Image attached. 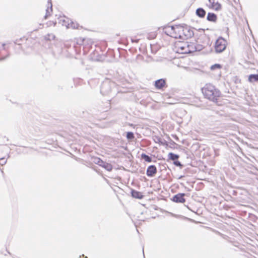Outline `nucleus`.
<instances>
[{
  "label": "nucleus",
  "instance_id": "obj_19",
  "mask_svg": "<svg viewBox=\"0 0 258 258\" xmlns=\"http://www.w3.org/2000/svg\"><path fill=\"white\" fill-rule=\"evenodd\" d=\"M134 134L132 132H127L126 133V138L127 139H133L134 138Z\"/></svg>",
  "mask_w": 258,
  "mask_h": 258
},
{
  "label": "nucleus",
  "instance_id": "obj_11",
  "mask_svg": "<svg viewBox=\"0 0 258 258\" xmlns=\"http://www.w3.org/2000/svg\"><path fill=\"white\" fill-rule=\"evenodd\" d=\"M207 19L209 21L215 22L217 20V17L214 13H209L207 15Z\"/></svg>",
  "mask_w": 258,
  "mask_h": 258
},
{
  "label": "nucleus",
  "instance_id": "obj_10",
  "mask_svg": "<svg viewBox=\"0 0 258 258\" xmlns=\"http://www.w3.org/2000/svg\"><path fill=\"white\" fill-rule=\"evenodd\" d=\"M131 194L133 197L136 199H142L143 198L142 192L135 190H132Z\"/></svg>",
  "mask_w": 258,
  "mask_h": 258
},
{
  "label": "nucleus",
  "instance_id": "obj_15",
  "mask_svg": "<svg viewBox=\"0 0 258 258\" xmlns=\"http://www.w3.org/2000/svg\"><path fill=\"white\" fill-rule=\"evenodd\" d=\"M141 158L143 159H144L146 162H152L151 158L145 154H144V153L142 154Z\"/></svg>",
  "mask_w": 258,
  "mask_h": 258
},
{
  "label": "nucleus",
  "instance_id": "obj_14",
  "mask_svg": "<svg viewBox=\"0 0 258 258\" xmlns=\"http://www.w3.org/2000/svg\"><path fill=\"white\" fill-rule=\"evenodd\" d=\"M55 36L53 34H48L44 36V39L46 41H51L54 40Z\"/></svg>",
  "mask_w": 258,
  "mask_h": 258
},
{
  "label": "nucleus",
  "instance_id": "obj_4",
  "mask_svg": "<svg viewBox=\"0 0 258 258\" xmlns=\"http://www.w3.org/2000/svg\"><path fill=\"white\" fill-rule=\"evenodd\" d=\"M227 45V42L225 39L220 37L218 38L215 43V49L217 52H221L224 51Z\"/></svg>",
  "mask_w": 258,
  "mask_h": 258
},
{
  "label": "nucleus",
  "instance_id": "obj_5",
  "mask_svg": "<svg viewBox=\"0 0 258 258\" xmlns=\"http://www.w3.org/2000/svg\"><path fill=\"white\" fill-rule=\"evenodd\" d=\"M209 4L207 6L210 9L216 11H218L221 10V5L216 1V0H208Z\"/></svg>",
  "mask_w": 258,
  "mask_h": 258
},
{
  "label": "nucleus",
  "instance_id": "obj_22",
  "mask_svg": "<svg viewBox=\"0 0 258 258\" xmlns=\"http://www.w3.org/2000/svg\"><path fill=\"white\" fill-rule=\"evenodd\" d=\"M2 172L3 174H4V171L3 170H2Z\"/></svg>",
  "mask_w": 258,
  "mask_h": 258
},
{
  "label": "nucleus",
  "instance_id": "obj_18",
  "mask_svg": "<svg viewBox=\"0 0 258 258\" xmlns=\"http://www.w3.org/2000/svg\"><path fill=\"white\" fill-rule=\"evenodd\" d=\"M222 67L220 64H215L214 65H212L210 69L211 70H215V69H221Z\"/></svg>",
  "mask_w": 258,
  "mask_h": 258
},
{
  "label": "nucleus",
  "instance_id": "obj_16",
  "mask_svg": "<svg viewBox=\"0 0 258 258\" xmlns=\"http://www.w3.org/2000/svg\"><path fill=\"white\" fill-rule=\"evenodd\" d=\"M52 12V10L51 7L50 8H48L46 9V14L45 16V19H47L48 17L51 16Z\"/></svg>",
  "mask_w": 258,
  "mask_h": 258
},
{
  "label": "nucleus",
  "instance_id": "obj_3",
  "mask_svg": "<svg viewBox=\"0 0 258 258\" xmlns=\"http://www.w3.org/2000/svg\"><path fill=\"white\" fill-rule=\"evenodd\" d=\"M174 51L180 54H188L197 50L196 44L195 42L177 41L174 44Z\"/></svg>",
  "mask_w": 258,
  "mask_h": 258
},
{
  "label": "nucleus",
  "instance_id": "obj_12",
  "mask_svg": "<svg viewBox=\"0 0 258 258\" xmlns=\"http://www.w3.org/2000/svg\"><path fill=\"white\" fill-rule=\"evenodd\" d=\"M196 13L200 18H204L206 15V11L203 8H198L196 10Z\"/></svg>",
  "mask_w": 258,
  "mask_h": 258
},
{
  "label": "nucleus",
  "instance_id": "obj_17",
  "mask_svg": "<svg viewBox=\"0 0 258 258\" xmlns=\"http://www.w3.org/2000/svg\"><path fill=\"white\" fill-rule=\"evenodd\" d=\"M102 166L107 169L108 171H111L112 169V167L110 164L109 163H105Z\"/></svg>",
  "mask_w": 258,
  "mask_h": 258
},
{
  "label": "nucleus",
  "instance_id": "obj_6",
  "mask_svg": "<svg viewBox=\"0 0 258 258\" xmlns=\"http://www.w3.org/2000/svg\"><path fill=\"white\" fill-rule=\"evenodd\" d=\"M154 86L158 90H163L167 87L166 80L160 79L156 80L154 83Z\"/></svg>",
  "mask_w": 258,
  "mask_h": 258
},
{
  "label": "nucleus",
  "instance_id": "obj_7",
  "mask_svg": "<svg viewBox=\"0 0 258 258\" xmlns=\"http://www.w3.org/2000/svg\"><path fill=\"white\" fill-rule=\"evenodd\" d=\"M168 156L170 160L174 161V164L175 165L179 167L182 166L180 162L177 160L179 158V156L178 155L174 154L172 153H169Z\"/></svg>",
  "mask_w": 258,
  "mask_h": 258
},
{
  "label": "nucleus",
  "instance_id": "obj_8",
  "mask_svg": "<svg viewBox=\"0 0 258 258\" xmlns=\"http://www.w3.org/2000/svg\"><path fill=\"white\" fill-rule=\"evenodd\" d=\"M157 172V170L156 167L155 165H150L147 169L146 174L148 176L152 177L156 174Z\"/></svg>",
  "mask_w": 258,
  "mask_h": 258
},
{
  "label": "nucleus",
  "instance_id": "obj_20",
  "mask_svg": "<svg viewBox=\"0 0 258 258\" xmlns=\"http://www.w3.org/2000/svg\"><path fill=\"white\" fill-rule=\"evenodd\" d=\"M70 25V27L74 29H78L80 27V26L79 25V24H78L77 23H75L74 22H72Z\"/></svg>",
  "mask_w": 258,
  "mask_h": 258
},
{
  "label": "nucleus",
  "instance_id": "obj_2",
  "mask_svg": "<svg viewBox=\"0 0 258 258\" xmlns=\"http://www.w3.org/2000/svg\"><path fill=\"white\" fill-rule=\"evenodd\" d=\"M202 92L205 98L216 103L222 96L221 91L211 83L206 84L202 88Z\"/></svg>",
  "mask_w": 258,
  "mask_h": 258
},
{
  "label": "nucleus",
  "instance_id": "obj_1",
  "mask_svg": "<svg viewBox=\"0 0 258 258\" xmlns=\"http://www.w3.org/2000/svg\"><path fill=\"white\" fill-rule=\"evenodd\" d=\"M164 30L167 35L175 39L187 40L194 36L192 29L184 24L167 26Z\"/></svg>",
  "mask_w": 258,
  "mask_h": 258
},
{
  "label": "nucleus",
  "instance_id": "obj_13",
  "mask_svg": "<svg viewBox=\"0 0 258 258\" xmlns=\"http://www.w3.org/2000/svg\"><path fill=\"white\" fill-rule=\"evenodd\" d=\"M248 81L250 82H253L254 81H258V74L250 75L248 76Z\"/></svg>",
  "mask_w": 258,
  "mask_h": 258
},
{
  "label": "nucleus",
  "instance_id": "obj_21",
  "mask_svg": "<svg viewBox=\"0 0 258 258\" xmlns=\"http://www.w3.org/2000/svg\"><path fill=\"white\" fill-rule=\"evenodd\" d=\"M6 163V159L4 158H1L0 159V164L4 165Z\"/></svg>",
  "mask_w": 258,
  "mask_h": 258
},
{
  "label": "nucleus",
  "instance_id": "obj_9",
  "mask_svg": "<svg viewBox=\"0 0 258 258\" xmlns=\"http://www.w3.org/2000/svg\"><path fill=\"white\" fill-rule=\"evenodd\" d=\"M185 196L184 194H178L175 195L173 197V201L177 203H183L185 202V200L184 198Z\"/></svg>",
  "mask_w": 258,
  "mask_h": 258
}]
</instances>
